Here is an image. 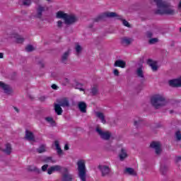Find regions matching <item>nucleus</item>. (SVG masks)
<instances>
[{
  "mask_svg": "<svg viewBox=\"0 0 181 181\" xmlns=\"http://www.w3.org/2000/svg\"><path fill=\"white\" fill-rule=\"evenodd\" d=\"M113 74L116 76V77H118L119 76V71H118V69H114Z\"/></svg>",
  "mask_w": 181,
  "mask_h": 181,
  "instance_id": "46",
  "label": "nucleus"
},
{
  "mask_svg": "<svg viewBox=\"0 0 181 181\" xmlns=\"http://www.w3.org/2000/svg\"><path fill=\"white\" fill-rule=\"evenodd\" d=\"M96 117L100 119L102 124H107V120H105V116L104 113L101 112H95Z\"/></svg>",
  "mask_w": 181,
  "mask_h": 181,
  "instance_id": "19",
  "label": "nucleus"
},
{
  "mask_svg": "<svg viewBox=\"0 0 181 181\" xmlns=\"http://www.w3.org/2000/svg\"><path fill=\"white\" fill-rule=\"evenodd\" d=\"M37 152L38 153H43V152H46V146L45 144L40 146V147L37 148Z\"/></svg>",
  "mask_w": 181,
  "mask_h": 181,
  "instance_id": "35",
  "label": "nucleus"
},
{
  "mask_svg": "<svg viewBox=\"0 0 181 181\" xmlns=\"http://www.w3.org/2000/svg\"><path fill=\"white\" fill-rule=\"evenodd\" d=\"M162 127H163V125H162V124H157V128H162Z\"/></svg>",
  "mask_w": 181,
  "mask_h": 181,
  "instance_id": "54",
  "label": "nucleus"
},
{
  "mask_svg": "<svg viewBox=\"0 0 181 181\" xmlns=\"http://www.w3.org/2000/svg\"><path fill=\"white\" fill-rule=\"evenodd\" d=\"M0 59H4V53L0 52Z\"/></svg>",
  "mask_w": 181,
  "mask_h": 181,
  "instance_id": "55",
  "label": "nucleus"
},
{
  "mask_svg": "<svg viewBox=\"0 0 181 181\" xmlns=\"http://www.w3.org/2000/svg\"><path fill=\"white\" fill-rule=\"evenodd\" d=\"M29 172H35V173H40V169L37 168V167L35 165H29L27 168Z\"/></svg>",
  "mask_w": 181,
  "mask_h": 181,
  "instance_id": "24",
  "label": "nucleus"
},
{
  "mask_svg": "<svg viewBox=\"0 0 181 181\" xmlns=\"http://www.w3.org/2000/svg\"><path fill=\"white\" fill-rule=\"evenodd\" d=\"M25 50L26 52H33V50H35V48L33 47V45H28L25 47Z\"/></svg>",
  "mask_w": 181,
  "mask_h": 181,
  "instance_id": "39",
  "label": "nucleus"
},
{
  "mask_svg": "<svg viewBox=\"0 0 181 181\" xmlns=\"http://www.w3.org/2000/svg\"><path fill=\"white\" fill-rule=\"evenodd\" d=\"M180 32L181 33V28H180Z\"/></svg>",
  "mask_w": 181,
  "mask_h": 181,
  "instance_id": "61",
  "label": "nucleus"
},
{
  "mask_svg": "<svg viewBox=\"0 0 181 181\" xmlns=\"http://www.w3.org/2000/svg\"><path fill=\"white\" fill-rule=\"evenodd\" d=\"M122 45H129L131 43H132V38H128V37H123L122 38Z\"/></svg>",
  "mask_w": 181,
  "mask_h": 181,
  "instance_id": "28",
  "label": "nucleus"
},
{
  "mask_svg": "<svg viewBox=\"0 0 181 181\" xmlns=\"http://www.w3.org/2000/svg\"><path fill=\"white\" fill-rule=\"evenodd\" d=\"M151 105L153 107L156 108V110H158L160 107H164L166 105V98L160 95H156L153 98H151Z\"/></svg>",
  "mask_w": 181,
  "mask_h": 181,
  "instance_id": "3",
  "label": "nucleus"
},
{
  "mask_svg": "<svg viewBox=\"0 0 181 181\" xmlns=\"http://www.w3.org/2000/svg\"><path fill=\"white\" fill-rule=\"evenodd\" d=\"M48 2H50V1H52V0H47Z\"/></svg>",
  "mask_w": 181,
  "mask_h": 181,
  "instance_id": "60",
  "label": "nucleus"
},
{
  "mask_svg": "<svg viewBox=\"0 0 181 181\" xmlns=\"http://www.w3.org/2000/svg\"><path fill=\"white\" fill-rule=\"evenodd\" d=\"M0 151H1V147H0Z\"/></svg>",
  "mask_w": 181,
  "mask_h": 181,
  "instance_id": "62",
  "label": "nucleus"
},
{
  "mask_svg": "<svg viewBox=\"0 0 181 181\" xmlns=\"http://www.w3.org/2000/svg\"><path fill=\"white\" fill-rule=\"evenodd\" d=\"M47 168H49V165L47 164H45L44 165L42 166L41 169L42 172H47V170H49V169H47Z\"/></svg>",
  "mask_w": 181,
  "mask_h": 181,
  "instance_id": "42",
  "label": "nucleus"
},
{
  "mask_svg": "<svg viewBox=\"0 0 181 181\" xmlns=\"http://www.w3.org/2000/svg\"><path fill=\"white\" fill-rule=\"evenodd\" d=\"M39 100H41L42 102H43L46 100V97L45 96H40L39 98Z\"/></svg>",
  "mask_w": 181,
  "mask_h": 181,
  "instance_id": "51",
  "label": "nucleus"
},
{
  "mask_svg": "<svg viewBox=\"0 0 181 181\" xmlns=\"http://www.w3.org/2000/svg\"><path fill=\"white\" fill-rule=\"evenodd\" d=\"M150 148L155 149L156 155H160V144L159 141H153L150 144Z\"/></svg>",
  "mask_w": 181,
  "mask_h": 181,
  "instance_id": "10",
  "label": "nucleus"
},
{
  "mask_svg": "<svg viewBox=\"0 0 181 181\" xmlns=\"http://www.w3.org/2000/svg\"><path fill=\"white\" fill-rule=\"evenodd\" d=\"M69 149H70V148L69 147V144H65V146H64V150H65V151H69Z\"/></svg>",
  "mask_w": 181,
  "mask_h": 181,
  "instance_id": "52",
  "label": "nucleus"
},
{
  "mask_svg": "<svg viewBox=\"0 0 181 181\" xmlns=\"http://www.w3.org/2000/svg\"><path fill=\"white\" fill-rule=\"evenodd\" d=\"M169 170V167L166 165H160V172L162 175H166V172Z\"/></svg>",
  "mask_w": 181,
  "mask_h": 181,
  "instance_id": "34",
  "label": "nucleus"
},
{
  "mask_svg": "<svg viewBox=\"0 0 181 181\" xmlns=\"http://www.w3.org/2000/svg\"><path fill=\"white\" fill-rule=\"evenodd\" d=\"M152 36H153V33H152V32H151V31L146 32V37H148V39H151V37H152Z\"/></svg>",
  "mask_w": 181,
  "mask_h": 181,
  "instance_id": "45",
  "label": "nucleus"
},
{
  "mask_svg": "<svg viewBox=\"0 0 181 181\" xmlns=\"http://www.w3.org/2000/svg\"><path fill=\"white\" fill-rule=\"evenodd\" d=\"M51 87L53 90H57L59 88V86L56 84H52Z\"/></svg>",
  "mask_w": 181,
  "mask_h": 181,
  "instance_id": "50",
  "label": "nucleus"
},
{
  "mask_svg": "<svg viewBox=\"0 0 181 181\" xmlns=\"http://www.w3.org/2000/svg\"><path fill=\"white\" fill-rule=\"evenodd\" d=\"M45 119L47 121V122H49L52 127H56V122L54 119H53V117H47L45 118Z\"/></svg>",
  "mask_w": 181,
  "mask_h": 181,
  "instance_id": "29",
  "label": "nucleus"
},
{
  "mask_svg": "<svg viewBox=\"0 0 181 181\" xmlns=\"http://www.w3.org/2000/svg\"><path fill=\"white\" fill-rule=\"evenodd\" d=\"M95 131L103 141H110L111 139L112 134L109 131H103L101 127H98L95 128Z\"/></svg>",
  "mask_w": 181,
  "mask_h": 181,
  "instance_id": "5",
  "label": "nucleus"
},
{
  "mask_svg": "<svg viewBox=\"0 0 181 181\" xmlns=\"http://www.w3.org/2000/svg\"><path fill=\"white\" fill-rule=\"evenodd\" d=\"M62 170V167L60 165H53L48 168L47 173L48 175H52L53 172H59Z\"/></svg>",
  "mask_w": 181,
  "mask_h": 181,
  "instance_id": "15",
  "label": "nucleus"
},
{
  "mask_svg": "<svg viewBox=\"0 0 181 181\" xmlns=\"http://www.w3.org/2000/svg\"><path fill=\"white\" fill-rule=\"evenodd\" d=\"M81 87H83V84H81L80 83H76V88L77 90H80V91H84V88H83Z\"/></svg>",
  "mask_w": 181,
  "mask_h": 181,
  "instance_id": "40",
  "label": "nucleus"
},
{
  "mask_svg": "<svg viewBox=\"0 0 181 181\" xmlns=\"http://www.w3.org/2000/svg\"><path fill=\"white\" fill-rule=\"evenodd\" d=\"M56 149H57V153L58 155H62L63 154V150H62L61 147H58Z\"/></svg>",
  "mask_w": 181,
  "mask_h": 181,
  "instance_id": "43",
  "label": "nucleus"
},
{
  "mask_svg": "<svg viewBox=\"0 0 181 181\" xmlns=\"http://www.w3.org/2000/svg\"><path fill=\"white\" fill-rule=\"evenodd\" d=\"M98 169L100 170L102 176H108L111 175V168L108 165H99Z\"/></svg>",
  "mask_w": 181,
  "mask_h": 181,
  "instance_id": "6",
  "label": "nucleus"
},
{
  "mask_svg": "<svg viewBox=\"0 0 181 181\" xmlns=\"http://www.w3.org/2000/svg\"><path fill=\"white\" fill-rule=\"evenodd\" d=\"M3 152H5L6 155L12 153V146H11V144H6V148L3 150Z\"/></svg>",
  "mask_w": 181,
  "mask_h": 181,
  "instance_id": "26",
  "label": "nucleus"
},
{
  "mask_svg": "<svg viewBox=\"0 0 181 181\" xmlns=\"http://www.w3.org/2000/svg\"><path fill=\"white\" fill-rule=\"evenodd\" d=\"M78 108L83 114L87 112V104L85 102H79L78 103Z\"/></svg>",
  "mask_w": 181,
  "mask_h": 181,
  "instance_id": "13",
  "label": "nucleus"
},
{
  "mask_svg": "<svg viewBox=\"0 0 181 181\" xmlns=\"http://www.w3.org/2000/svg\"><path fill=\"white\" fill-rule=\"evenodd\" d=\"M54 145H55V148L56 149H57V148H59L60 147V143L59 142V141L56 140L54 141Z\"/></svg>",
  "mask_w": 181,
  "mask_h": 181,
  "instance_id": "48",
  "label": "nucleus"
},
{
  "mask_svg": "<svg viewBox=\"0 0 181 181\" xmlns=\"http://www.w3.org/2000/svg\"><path fill=\"white\" fill-rule=\"evenodd\" d=\"M154 2L159 8L156 11L157 15H175V9L169 2L163 0H154Z\"/></svg>",
  "mask_w": 181,
  "mask_h": 181,
  "instance_id": "1",
  "label": "nucleus"
},
{
  "mask_svg": "<svg viewBox=\"0 0 181 181\" xmlns=\"http://www.w3.org/2000/svg\"><path fill=\"white\" fill-rule=\"evenodd\" d=\"M38 66L41 68L43 69L45 67V63L43 62V61H39L37 62Z\"/></svg>",
  "mask_w": 181,
  "mask_h": 181,
  "instance_id": "44",
  "label": "nucleus"
},
{
  "mask_svg": "<svg viewBox=\"0 0 181 181\" xmlns=\"http://www.w3.org/2000/svg\"><path fill=\"white\" fill-rule=\"evenodd\" d=\"M14 110L16 111V112H19V109H18V107H14Z\"/></svg>",
  "mask_w": 181,
  "mask_h": 181,
  "instance_id": "57",
  "label": "nucleus"
},
{
  "mask_svg": "<svg viewBox=\"0 0 181 181\" xmlns=\"http://www.w3.org/2000/svg\"><path fill=\"white\" fill-rule=\"evenodd\" d=\"M91 95L95 96L98 95V86L94 85L90 89Z\"/></svg>",
  "mask_w": 181,
  "mask_h": 181,
  "instance_id": "27",
  "label": "nucleus"
},
{
  "mask_svg": "<svg viewBox=\"0 0 181 181\" xmlns=\"http://www.w3.org/2000/svg\"><path fill=\"white\" fill-rule=\"evenodd\" d=\"M43 162H45L46 163H55L56 160H53V157L52 156H48V157H45L43 159Z\"/></svg>",
  "mask_w": 181,
  "mask_h": 181,
  "instance_id": "33",
  "label": "nucleus"
},
{
  "mask_svg": "<svg viewBox=\"0 0 181 181\" xmlns=\"http://www.w3.org/2000/svg\"><path fill=\"white\" fill-rule=\"evenodd\" d=\"M25 139H27V141H35V136L33 135V133L29 130H26Z\"/></svg>",
  "mask_w": 181,
  "mask_h": 181,
  "instance_id": "21",
  "label": "nucleus"
},
{
  "mask_svg": "<svg viewBox=\"0 0 181 181\" xmlns=\"http://www.w3.org/2000/svg\"><path fill=\"white\" fill-rule=\"evenodd\" d=\"M158 38H151L149 40L148 43L149 45H155V43H158Z\"/></svg>",
  "mask_w": 181,
  "mask_h": 181,
  "instance_id": "41",
  "label": "nucleus"
},
{
  "mask_svg": "<svg viewBox=\"0 0 181 181\" xmlns=\"http://www.w3.org/2000/svg\"><path fill=\"white\" fill-rule=\"evenodd\" d=\"M75 50L76 52V56H79L81 54V52H83V47L78 44L76 45Z\"/></svg>",
  "mask_w": 181,
  "mask_h": 181,
  "instance_id": "32",
  "label": "nucleus"
},
{
  "mask_svg": "<svg viewBox=\"0 0 181 181\" xmlns=\"http://www.w3.org/2000/svg\"><path fill=\"white\" fill-rule=\"evenodd\" d=\"M69 56H70V51L65 52L61 58V62L64 64H67V59H69Z\"/></svg>",
  "mask_w": 181,
  "mask_h": 181,
  "instance_id": "20",
  "label": "nucleus"
},
{
  "mask_svg": "<svg viewBox=\"0 0 181 181\" xmlns=\"http://www.w3.org/2000/svg\"><path fill=\"white\" fill-rule=\"evenodd\" d=\"M173 112H175V110H170V114H173Z\"/></svg>",
  "mask_w": 181,
  "mask_h": 181,
  "instance_id": "59",
  "label": "nucleus"
},
{
  "mask_svg": "<svg viewBox=\"0 0 181 181\" xmlns=\"http://www.w3.org/2000/svg\"><path fill=\"white\" fill-rule=\"evenodd\" d=\"M64 21L65 25H73V23H76V22H77V18L73 15L66 14Z\"/></svg>",
  "mask_w": 181,
  "mask_h": 181,
  "instance_id": "8",
  "label": "nucleus"
},
{
  "mask_svg": "<svg viewBox=\"0 0 181 181\" xmlns=\"http://www.w3.org/2000/svg\"><path fill=\"white\" fill-rule=\"evenodd\" d=\"M0 87L4 90L6 94H9V93L11 91V89L9 85H7L2 81H0Z\"/></svg>",
  "mask_w": 181,
  "mask_h": 181,
  "instance_id": "17",
  "label": "nucleus"
},
{
  "mask_svg": "<svg viewBox=\"0 0 181 181\" xmlns=\"http://www.w3.org/2000/svg\"><path fill=\"white\" fill-rule=\"evenodd\" d=\"M66 16H67V13H65L64 12L59 11L57 13V16L56 18H57V19H66Z\"/></svg>",
  "mask_w": 181,
  "mask_h": 181,
  "instance_id": "25",
  "label": "nucleus"
},
{
  "mask_svg": "<svg viewBox=\"0 0 181 181\" xmlns=\"http://www.w3.org/2000/svg\"><path fill=\"white\" fill-rule=\"evenodd\" d=\"M119 160L122 162L125 160V158H128V153H127V150L124 148L121 149L120 153L119 154Z\"/></svg>",
  "mask_w": 181,
  "mask_h": 181,
  "instance_id": "18",
  "label": "nucleus"
},
{
  "mask_svg": "<svg viewBox=\"0 0 181 181\" xmlns=\"http://www.w3.org/2000/svg\"><path fill=\"white\" fill-rule=\"evenodd\" d=\"M57 103L62 108H69L70 107V101L67 98H63L57 100Z\"/></svg>",
  "mask_w": 181,
  "mask_h": 181,
  "instance_id": "9",
  "label": "nucleus"
},
{
  "mask_svg": "<svg viewBox=\"0 0 181 181\" xmlns=\"http://www.w3.org/2000/svg\"><path fill=\"white\" fill-rule=\"evenodd\" d=\"M124 173H127L131 176H136V172H135V170H134L132 168H126L124 170Z\"/></svg>",
  "mask_w": 181,
  "mask_h": 181,
  "instance_id": "23",
  "label": "nucleus"
},
{
  "mask_svg": "<svg viewBox=\"0 0 181 181\" xmlns=\"http://www.w3.org/2000/svg\"><path fill=\"white\" fill-rule=\"evenodd\" d=\"M170 87H181V76L176 79L169 81Z\"/></svg>",
  "mask_w": 181,
  "mask_h": 181,
  "instance_id": "11",
  "label": "nucleus"
},
{
  "mask_svg": "<svg viewBox=\"0 0 181 181\" xmlns=\"http://www.w3.org/2000/svg\"><path fill=\"white\" fill-rule=\"evenodd\" d=\"M15 37L16 39L17 43H23V42H25V38L22 37L20 35H16Z\"/></svg>",
  "mask_w": 181,
  "mask_h": 181,
  "instance_id": "36",
  "label": "nucleus"
},
{
  "mask_svg": "<svg viewBox=\"0 0 181 181\" xmlns=\"http://www.w3.org/2000/svg\"><path fill=\"white\" fill-rule=\"evenodd\" d=\"M107 18H116V19L119 21H122L124 26H126L127 28H131V25H129V23L127 21V20H123L122 16H119L115 12L103 13L102 14L99 15L98 17L94 18L93 22H100V21H105Z\"/></svg>",
  "mask_w": 181,
  "mask_h": 181,
  "instance_id": "2",
  "label": "nucleus"
},
{
  "mask_svg": "<svg viewBox=\"0 0 181 181\" xmlns=\"http://www.w3.org/2000/svg\"><path fill=\"white\" fill-rule=\"evenodd\" d=\"M115 67H121V69H125L127 67V62L124 60L118 59L116 60L114 64Z\"/></svg>",
  "mask_w": 181,
  "mask_h": 181,
  "instance_id": "14",
  "label": "nucleus"
},
{
  "mask_svg": "<svg viewBox=\"0 0 181 181\" xmlns=\"http://www.w3.org/2000/svg\"><path fill=\"white\" fill-rule=\"evenodd\" d=\"M178 8H179L180 9H181V1H180L179 4H178Z\"/></svg>",
  "mask_w": 181,
  "mask_h": 181,
  "instance_id": "58",
  "label": "nucleus"
},
{
  "mask_svg": "<svg viewBox=\"0 0 181 181\" xmlns=\"http://www.w3.org/2000/svg\"><path fill=\"white\" fill-rule=\"evenodd\" d=\"M45 11H46V8L39 5L37 8V15L35 17L38 19H42V16H43V12H45Z\"/></svg>",
  "mask_w": 181,
  "mask_h": 181,
  "instance_id": "12",
  "label": "nucleus"
},
{
  "mask_svg": "<svg viewBox=\"0 0 181 181\" xmlns=\"http://www.w3.org/2000/svg\"><path fill=\"white\" fill-rule=\"evenodd\" d=\"M93 26H94V23H92L88 25V28H90V29H91V28H93Z\"/></svg>",
  "mask_w": 181,
  "mask_h": 181,
  "instance_id": "56",
  "label": "nucleus"
},
{
  "mask_svg": "<svg viewBox=\"0 0 181 181\" xmlns=\"http://www.w3.org/2000/svg\"><path fill=\"white\" fill-rule=\"evenodd\" d=\"M175 135L176 141H181V132L180 130L177 131Z\"/></svg>",
  "mask_w": 181,
  "mask_h": 181,
  "instance_id": "37",
  "label": "nucleus"
},
{
  "mask_svg": "<svg viewBox=\"0 0 181 181\" xmlns=\"http://www.w3.org/2000/svg\"><path fill=\"white\" fill-rule=\"evenodd\" d=\"M136 74L138 77H140L141 78H145V76H144V71L142 70V66L137 69Z\"/></svg>",
  "mask_w": 181,
  "mask_h": 181,
  "instance_id": "30",
  "label": "nucleus"
},
{
  "mask_svg": "<svg viewBox=\"0 0 181 181\" xmlns=\"http://www.w3.org/2000/svg\"><path fill=\"white\" fill-rule=\"evenodd\" d=\"M147 64L151 67V69L153 71H158V65L156 64V62H153L151 59H148L147 60Z\"/></svg>",
  "mask_w": 181,
  "mask_h": 181,
  "instance_id": "16",
  "label": "nucleus"
},
{
  "mask_svg": "<svg viewBox=\"0 0 181 181\" xmlns=\"http://www.w3.org/2000/svg\"><path fill=\"white\" fill-rule=\"evenodd\" d=\"M78 175L81 181H86L87 171L86 169V162L84 160H79L77 162Z\"/></svg>",
  "mask_w": 181,
  "mask_h": 181,
  "instance_id": "4",
  "label": "nucleus"
},
{
  "mask_svg": "<svg viewBox=\"0 0 181 181\" xmlns=\"http://www.w3.org/2000/svg\"><path fill=\"white\" fill-rule=\"evenodd\" d=\"M57 27L59 28H63V21H57Z\"/></svg>",
  "mask_w": 181,
  "mask_h": 181,
  "instance_id": "47",
  "label": "nucleus"
},
{
  "mask_svg": "<svg viewBox=\"0 0 181 181\" xmlns=\"http://www.w3.org/2000/svg\"><path fill=\"white\" fill-rule=\"evenodd\" d=\"M62 181H73V175L69 173V169L64 168L63 173L62 175Z\"/></svg>",
  "mask_w": 181,
  "mask_h": 181,
  "instance_id": "7",
  "label": "nucleus"
},
{
  "mask_svg": "<svg viewBox=\"0 0 181 181\" xmlns=\"http://www.w3.org/2000/svg\"><path fill=\"white\" fill-rule=\"evenodd\" d=\"M54 111L57 115H62L63 114V109H62V106L59 103L54 104Z\"/></svg>",
  "mask_w": 181,
  "mask_h": 181,
  "instance_id": "22",
  "label": "nucleus"
},
{
  "mask_svg": "<svg viewBox=\"0 0 181 181\" xmlns=\"http://www.w3.org/2000/svg\"><path fill=\"white\" fill-rule=\"evenodd\" d=\"M64 80L65 83H66L67 84H69L70 83V80H69V78H64Z\"/></svg>",
  "mask_w": 181,
  "mask_h": 181,
  "instance_id": "53",
  "label": "nucleus"
},
{
  "mask_svg": "<svg viewBox=\"0 0 181 181\" xmlns=\"http://www.w3.org/2000/svg\"><path fill=\"white\" fill-rule=\"evenodd\" d=\"M31 4L32 1H30V0H23V5H24V6H30Z\"/></svg>",
  "mask_w": 181,
  "mask_h": 181,
  "instance_id": "38",
  "label": "nucleus"
},
{
  "mask_svg": "<svg viewBox=\"0 0 181 181\" xmlns=\"http://www.w3.org/2000/svg\"><path fill=\"white\" fill-rule=\"evenodd\" d=\"M181 160V156H176L175 157V163H177L179 162H180Z\"/></svg>",
  "mask_w": 181,
  "mask_h": 181,
  "instance_id": "49",
  "label": "nucleus"
},
{
  "mask_svg": "<svg viewBox=\"0 0 181 181\" xmlns=\"http://www.w3.org/2000/svg\"><path fill=\"white\" fill-rule=\"evenodd\" d=\"M142 124V120L140 118H135L134 119V125L136 128H139Z\"/></svg>",
  "mask_w": 181,
  "mask_h": 181,
  "instance_id": "31",
  "label": "nucleus"
}]
</instances>
